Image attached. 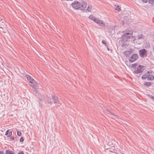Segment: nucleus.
I'll return each mask as SVG.
<instances>
[{
  "mask_svg": "<svg viewBox=\"0 0 154 154\" xmlns=\"http://www.w3.org/2000/svg\"><path fill=\"white\" fill-rule=\"evenodd\" d=\"M71 6L75 10H84L86 8L87 4V2L84 1H82L81 2L75 1L71 4Z\"/></svg>",
  "mask_w": 154,
  "mask_h": 154,
  "instance_id": "obj_1",
  "label": "nucleus"
},
{
  "mask_svg": "<svg viewBox=\"0 0 154 154\" xmlns=\"http://www.w3.org/2000/svg\"><path fill=\"white\" fill-rule=\"evenodd\" d=\"M131 66L133 68L135 69L134 72L135 73H141L145 69V66L141 65H138L137 63L132 64Z\"/></svg>",
  "mask_w": 154,
  "mask_h": 154,
  "instance_id": "obj_2",
  "label": "nucleus"
},
{
  "mask_svg": "<svg viewBox=\"0 0 154 154\" xmlns=\"http://www.w3.org/2000/svg\"><path fill=\"white\" fill-rule=\"evenodd\" d=\"M89 18L101 26H105V25L102 20L96 18L93 15H90L89 16Z\"/></svg>",
  "mask_w": 154,
  "mask_h": 154,
  "instance_id": "obj_3",
  "label": "nucleus"
},
{
  "mask_svg": "<svg viewBox=\"0 0 154 154\" xmlns=\"http://www.w3.org/2000/svg\"><path fill=\"white\" fill-rule=\"evenodd\" d=\"M138 58V56L137 54H133L130 58L129 61L130 62H133L136 60Z\"/></svg>",
  "mask_w": 154,
  "mask_h": 154,
  "instance_id": "obj_4",
  "label": "nucleus"
},
{
  "mask_svg": "<svg viewBox=\"0 0 154 154\" xmlns=\"http://www.w3.org/2000/svg\"><path fill=\"white\" fill-rule=\"evenodd\" d=\"M152 71L151 70L146 72L143 75H142L141 77L142 79H144L147 78V79H148V75L149 74H152Z\"/></svg>",
  "mask_w": 154,
  "mask_h": 154,
  "instance_id": "obj_5",
  "label": "nucleus"
},
{
  "mask_svg": "<svg viewBox=\"0 0 154 154\" xmlns=\"http://www.w3.org/2000/svg\"><path fill=\"white\" fill-rule=\"evenodd\" d=\"M30 85L34 88H37L38 86V84L35 80L30 82Z\"/></svg>",
  "mask_w": 154,
  "mask_h": 154,
  "instance_id": "obj_6",
  "label": "nucleus"
},
{
  "mask_svg": "<svg viewBox=\"0 0 154 154\" xmlns=\"http://www.w3.org/2000/svg\"><path fill=\"white\" fill-rule=\"evenodd\" d=\"M139 55L141 57H144L146 56V50L144 49H143L140 50L139 51Z\"/></svg>",
  "mask_w": 154,
  "mask_h": 154,
  "instance_id": "obj_7",
  "label": "nucleus"
},
{
  "mask_svg": "<svg viewBox=\"0 0 154 154\" xmlns=\"http://www.w3.org/2000/svg\"><path fill=\"white\" fill-rule=\"evenodd\" d=\"M26 77L28 80L29 81V82H31L33 81L34 79L31 76L28 75H26Z\"/></svg>",
  "mask_w": 154,
  "mask_h": 154,
  "instance_id": "obj_8",
  "label": "nucleus"
},
{
  "mask_svg": "<svg viewBox=\"0 0 154 154\" xmlns=\"http://www.w3.org/2000/svg\"><path fill=\"white\" fill-rule=\"evenodd\" d=\"M52 98L54 100V101L55 103H59V100L58 99L54 96H52Z\"/></svg>",
  "mask_w": 154,
  "mask_h": 154,
  "instance_id": "obj_9",
  "label": "nucleus"
},
{
  "mask_svg": "<svg viewBox=\"0 0 154 154\" xmlns=\"http://www.w3.org/2000/svg\"><path fill=\"white\" fill-rule=\"evenodd\" d=\"M151 74H149L148 77V80L152 81L154 80V76L150 75Z\"/></svg>",
  "mask_w": 154,
  "mask_h": 154,
  "instance_id": "obj_10",
  "label": "nucleus"
},
{
  "mask_svg": "<svg viewBox=\"0 0 154 154\" xmlns=\"http://www.w3.org/2000/svg\"><path fill=\"white\" fill-rule=\"evenodd\" d=\"M9 130H8L5 132V135L7 136L8 137L11 136L12 134V131H10L9 132Z\"/></svg>",
  "mask_w": 154,
  "mask_h": 154,
  "instance_id": "obj_11",
  "label": "nucleus"
},
{
  "mask_svg": "<svg viewBox=\"0 0 154 154\" xmlns=\"http://www.w3.org/2000/svg\"><path fill=\"white\" fill-rule=\"evenodd\" d=\"M115 9L116 10H117L119 11H120L121 10V7L120 6L116 5H115Z\"/></svg>",
  "mask_w": 154,
  "mask_h": 154,
  "instance_id": "obj_12",
  "label": "nucleus"
},
{
  "mask_svg": "<svg viewBox=\"0 0 154 154\" xmlns=\"http://www.w3.org/2000/svg\"><path fill=\"white\" fill-rule=\"evenodd\" d=\"M144 85L146 86H149L151 85V82H146L144 83Z\"/></svg>",
  "mask_w": 154,
  "mask_h": 154,
  "instance_id": "obj_13",
  "label": "nucleus"
},
{
  "mask_svg": "<svg viewBox=\"0 0 154 154\" xmlns=\"http://www.w3.org/2000/svg\"><path fill=\"white\" fill-rule=\"evenodd\" d=\"M5 154H14V153L12 151L7 150L6 151Z\"/></svg>",
  "mask_w": 154,
  "mask_h": 154,
  "instance_id": "obj_14",
  "label": "nucleus"
},
{
  "mask_svg": "<svg viewBox=\"0 0 154 154\" xmlns=\"http://www.w3.org/2000/svg\"><path fill=\"white\" fill-rule=\"evenodd\" d=\"M102 43L107 48H108V45H107L106 43V42L104 40H102Z\"/></svg>",
  "mask_w": 154,
  "mask_h": 154,
  "instance_id": "obj_15",
  "label": "nucleus"
},
{
  "mask_svg": "<svg viewBox=\"0 0 154 154\" xmlns=\"http://www.w3.org/2000/svg\"><path fill=\"white\" fill-rule=\"evenodd\" d=\"M92 9V6L91 5H89L88 6L87 10L88 11H90Z\"/></svg>",
  "mask_w": 154,
  "mask_h": 154,
  "instance_id": "obj_16",
  "label": "nucleus"
},
{
  "mask_svg": "<svg viewBox=\"0 0 154 154\" xmlns=\"http://www.w3.org/2000/svg\"><path fill=\"white\" fill-rule=\"evenodd\" d=\"M47 102L49 104H51L52 103V101L51 99H48L47 100Z\"/></svg>",
  "mask_w": 154,
  "mask_h": 154,
  "instance_id": "obj_17",
  "label": "nucleus"
},
{
  "mask_svg": "<svg viewBox=\"0 0 154 154\" xmlns=\"http://www.w3.org/2000/svg\"><path fill=\"white\" fill-rule=\"evenodd\" d=\"M17 134L18 136H20L21 135V133L20 131H18L17 132Z\"/></svg>",
  "mask_w": 154,
  "mask_h": 154,
  "instance_id": "obj_18",
  "label": "nucleus"
},
{
  "mask_svg": "<svg viewBox=\"0 0 154 154\" xmlns=\"http://www.w3.org/2000/svg\"><path fill=\"white\" fill-rule=\"evenodd\" d=\"M154 1V0H149L148 2L150 4H152Z\"/></svg>",
  "mask_w": 154,
  "mask_h": 154,
  "instance_id": "obj_19",
  "label": "nucleus"
},
{
  "mask_svg": "<svg viewBox=\"0 0 154 154\" xmlns=\"http://www.w3.org/2000/svg\"><path fill=\"white\" fill-rule=\"evenodd\" d=\"M17 154H25L23 151H21L19 152Z\"/></svg>",
  "mask_w": 154,
  "mask_h": 154,
  "instance_id": "obj_20",
  "label": "nucleus"
},
{
  "mask_svg": "<svg viewBox=\"0 0 154 154\" xmlns=\"http://www.w3.org/2000/svg\"><path fill=\"white\" fill-rule=\"evenodd\" d=\"M24 140L23 138V137H21L20 139V142H23Z\"/></svg>",
  "mask_w": 154,
  "mask_h": 154,
  "instance_id": "obj_21",
  "label": "nucleus"
},
{
  "mask_svg": "<svg viewBox=\"0 0 154 154\" xmlns=\"http://www.w3.org/2000/svg\"><path fill=\"white\" fill-rule=\"evenodd\" d=\"M142 1L145 3H146L147 2L148 0H142Z\"/></svg>",
  "mask_w": 154,
  "mask_h": 154,
  "instance_id": "obj_22",
  "label": "nucleus"
},
{
  "mask_svg": "<svg viewBox=\"0 0 154 154\" xmlns=\"http://www.w3.org/2000/svg\"><path fill=\"white\" fill-rule=\"evenodd\" d=\"M129 34H129V33H125V34L124 35L125 36H126V37H127V35H129Z\"/></svg>",
  "mask_w": 154,
  "mask_h": 154,
  "instance_id": "obj_23",
  "label": "nucleus"
},
{
  "mask_svg": "<svg viewBox=\"0 0 154 154\" xmlns=\"http://www.w3.org/2000/svg\"><path fill=\"white\" fill-rule=\"evenodd\" d=\"M0 154H4V152L2 151H0Z\"/></svg>",
  "mask_w": 154,
  "mask_h": 154,
  "instance_id": "obj_24",
  "label": "nucleus"
},
{
  "mask_svg": "<svg viewBox=\"0 0 154 154\" xmlns=\"http://www.w3.org/2000/svg\"><path fill=\"white\" fill-rule=\"evenodd\" d=\"M107 48L108 50H109V49L108 48Z\"/></svg>",
  "mask_w": 154,
  "mask_h": 154,
  "instance_id": "obj_25",
  "label": "nucleus"
}]
</instances>
